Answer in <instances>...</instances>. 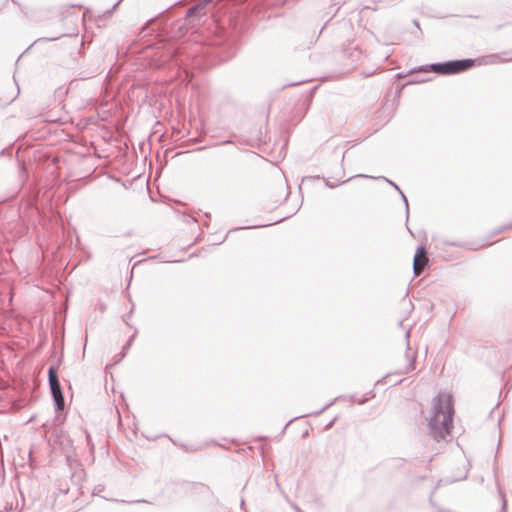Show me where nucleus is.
Instances as JSON below:
<instances>
[{
    "label": "nucleus",
    "instance_id": "obj_7",
    "mask_svg": "<svg viewBox=\"0 0 512 512\" xmlns=\"http://www.w3.org/2000/svg\"><path fill=\"white\" fill-rule=\"evenodd\" d=\"M499 494H500V497H501V500H502V510H503V512H505L506 511L507 503H506L505 495L501 491V489H499Z\"/></svg>",
    "mask_w": 512,
    "mask_h": 512
},
{
    "label": "nucleus",
    "instance_id": "obj_13",
    "mask_svg": "<svg viewBox=\"0 0 512 512\" xmlns=\"http://www.w3.org/2000/svg\"><path fill=\"white\" fill-rule=\"evenodd\" d=\"M327 186H330V188L335 187V185H330V183H327Z\"/></svg>",
    "mask_w": 512,
    "mask_h": 512
},
{
    "label": "nucleus",
    "instance_id": "obj_11",
    "mask_svg": "<svg viewBox=\"0 0 512 512\" xmlns=\"http://www.w3.org/2000/svg\"><path fill=\"white\" fill-rule=\"evenodd\" d=\"M413 23H414L415 26L419 27V23H418L417 20H414Z\"/></svg>",
    "mask_w": 512,
    "mask_h": 512
},
{
    "label": "nucleus",
    "instance_id": "obj_4",
    "mask_svg": "<svg viewBox=\"0 0 512 512\" xmlns=\"http://www.w3.org/2000/svg\"><path fill=\"white\" fill-rule=\"evenodd\" d=\"M428 262L424 247H418L414 256L413 269L416 275H419Z\"/></svg>",
    "mask_w": 512,
    "mask_h": 512
},
{
    "label": "nucleus",
    "instance_id": "obj_12",
    "mask_svg": "<svg viewBox=\"0 0 512 512\" xmlns=\"http://www.w3.org/2000/svg\"><path fill=\"white\" fill-rule=\"evenodd\" d=\"M121 1H122V0H119V1L114 5L113 9H115V8L119 5V3H120Z\"/></svg>",
    "mask_w": 512,
    "mask_h": 512
},
{
    "label": "nucleus",
    "instance_id": "obj_5",
    "mask_svg": "<svg viewBox=\"0 0 512 512\" xmlns=\"http://www.w3.org/2000/svg\"><path fill=\"white\" fill-rule=\"evenodd\" d=\"M416 353L412 352L409 343H407V351L405 354L406 364L399 370L400 373H408L415 368Z\"/></svg>",
    "mask_w": 512,
    "mask_h": 512
},
{
    "label": "nucleus",
    "instance_id": "obj_14",
    "mask_svg": "<svg viewBox=\"0 0 512 512\" xmlns=\"http://www.w3.org/2000/svg\"><path fill=\"white\" fill-rule=\"evenodd\" d=\"M327 186H330V188L335 187V185H330V183H327Z\"/></svg>",
    "mask_w": 512,
    "mask_h": 512
},
{
    "label": "nucleus",
    "instance_id": "obj_8",
    "mask_svg": "<svg viewBox=\"0 0 512 512\" xmlns=\"http://www.w3.org/2000/svg\"><path fill=\"white\" fill-rule=\"evenodd\" d=\"M336 401V399L334 401H331L330 403L326 404L319 412L316 413V415L322 413L323 411H325L326 409H328L330 406H332L334 404V402Z\"/></svg>",
    "mask_w": 512,
    "mask_h": 512
},
{
    "label": "nucleus",
    "instance_id": "obj_9",
    "mask_svg": "<svg viewBox=\"0 0 512 512\" xmlns=\"http://www.w3.org/2000/svg\"><path fill=\"white\" fill-rule=\"evenodd\" d=\"M294 509L296 512H303L298 506L294 505Z\"/></svg>",
    "mask_w": 512,
    "mask_h": 512
},
{
    "label": "nucleus",
    "instance_id": "obj_2",
    "mask_svg": "<svg viewBox=\"0 0 512 512\" xmlns=\"http://www.w3.org/2000/svg\"><path fill=\"white\" fill-rule=\"evenodd\" d=\"M474 65V60H452L443 63H433L429 65V69L422 66L419 71H431L437 74L449 75L456 74L468 70Z\"/></svg>",
    "mask_w": 512,
    "mask_h": 512
},
{
    "label": "nucleus",
    "instance_id": "obj_1",
    "mask_svg": "<svg viewBox=\"0 0 512 512\" xmlns=\"http://www.w3.org/2000/svg\"><path fill=\"white\" fill-rule=\"evenodd\" d=\"M452 396L439 393L432 401V409L428 420L430 434L435 439H444L452 428L453 416Z\"/></svg>",
    "mask_w": 512,
    "mask_h": 512
},
{
    "label": "nucleus",
    "instance_id": "obj_15",
    "mask_svg": "<svg viewBox=\"0 0 512 512\" xmlns=\"http://www.w3.org/2000/svg\"><path fill=\"white\" fill-rule=\"evenodd\" d=\"M332 426V422L327 425V428H330Z\"/></svg>",
    "mask_w": 512,
    "mask_h": 512
},
{
    "label": "nucleus",
    "instance_id": "obj_6",
    "mask_svg": "<svg viewBox=\"0 0 512 512\" xmlns=\"http://www.w3.org/2000/svg\"><path fill=\"white\" fill-rule=\"evenodd\" d=\"M382 179L386 180L390 185H392V187H394L401 195L404 203H405V208H406V215L408 216L409 214V208H408V201H407V198L406 196L404 195V193L400 190V188L395 184L393 183L392 181L386 179L385 177H381Z\"/></svg>",
    "mask_w": 512,
    "mask_h": 512
},
{
    "label": "nucleus",
    "instance_id": "obj_3",
    "mask_svg": "<svg viewBox=\"0 0 512 512\" xmlns=\"http://www.w3.org/2000/svg\"><path fill=\"white\" fill-rule=\"evenodd\" d=\"M49 386L53 396L57 410L64 408V397L58 380L56 369L51 366L48 371Z\"/></svg>",
    "mask_w": 512,
    "mask_h": 512
},
{
    "label": "nucleus",
    "instance_id": "obj_10",
    "mask_svg": "<svg viewBox=\"0 0 512 512\" xmlns=\"http://www.w3.org/2000/svg\"><path fill=\"white\" fill-rule=\"evenodd\" d=\"M405 337H406V339H407V340L409 339V337H410V331H407V332H406Z\"/></svg>",
    "mask_w": 512,
    "mask_h": 512
}]
</instances>
